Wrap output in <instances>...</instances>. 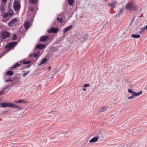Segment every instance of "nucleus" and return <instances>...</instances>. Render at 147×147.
Returning a JSON list of instances; mask_svg holds the SVG:
<instances>
[{
	"label": "nucleus",
	"instance_id": "obj_46",
	"mask_svg": "<svg viewBox=\"0 0 147 147\" xmlns=\"http://www.w3.org/2000/svg\"><path fill=\"white\" fill-rule=\"evenodd\" d=\"M39 52H38L36 54H37V55H38L39 54Z\"/></svg>",
	"mask_w": 147,
	"mask_h": 147
},
{
	"label": "nucleus",
	"instance_id": "obj_2",
	"mask_svg": "<svg viewBox=\"0 0 147 147\" xmlns=\"http://www.w3.org/2000/svg\"><path fill=\"white\" fill-rule=\"evenodd\" d=\"M17 24V19L15 18L11 20L8 23V26L10 27H14L16 26Z\"/></svg>",
	"mask_w": 147,
	"mask_h": 147
},
{
	"label": "nucleus",
	"instance_id": "obj_51",
	"mask_svg": "<svg viewBox=\"0 0 147 147\" xmlns=\"http://www.w3.org/2000/svg\"><path fill=\"white\" fill-rule=\"evenodd\" d=\"M132 132H134V131H133V130H132Z\"/></svg>",
	"mask_w": 147,
	"mask_h": 147
},
{
	"label": "nucleus",
	"instance_id": "obj_47",
	"mask_svg": "<svg viewBox=\"0 0 147 147\" xmlns=\"http://www.w3.org/2000/svg\"><path fill=\"white\" fill-rule=\"evenodd\" d=\"M145 27L146 28V30H147V25Z\"/></svg>",
	"mask_w": 147,
	"mask_h": 147
},
{
	"label": "nucleus",
	"instance_id": "obj_9",
	"mask_svg": "<svg viewBox=\"0 0 147 147\" xmlns=\"http://www.w3.org/2000/svg\"><path fill=\"white\" fill-rule=\"evenodd\" d=\"M46 46L45 44H39L37 45L36 46V49L38 48L39 49H42L45 48Z\"/></svg>",
	"mask_w": 147,
	"mask_h": 147
},
{
	"label": "nucleus",
	"instance_id": "obj_45",
	"mask_svg": "<svg viewBox=\"0 0 147 147\" xmlns=\"http://www.w3.org/2000/svg\"><path fill=\"white\" fill-rule=\"evenodd\" d=\"M134 17H133V18L132 19V20L131 21V22H132V21H134Z\"/></svg>",
	"mask_w": 147,
	"mask_h": 147
},
{
	"label": "nucleus",
	"instance_id": "obj_34",
	"mask_svg": "<svg viewBox=\"0 0 147 147\" xmlns=\"http://www.w3.org/2000/svg\"><path fill=\"white\" fill-rule=\"evenodd\" d=\"M33 55L34 57H36L38 56L37 55V54L35 53H33Z\"/></svg>",
	"mask_w": 147,
	"mask_h": 147
},
{
	"label": "nucleus",
	"instance_id": "obj_29",
	"mask_svg": "<svg viewBox=\"0 0 147 147\" xmlns=\"http://www.w3.org/2000/svg\"><path fill=\"white\" fill-rule=\"evenodd\" d=\"M23 63L24 64H27L30 63V61H24L23 62Z\"/></svg>",
	"mask_w": 147,
	"mask_h": 147
},
{
	"label": "nucleus",
	"instance_id": "obj_6",
	"mask_svg": "<svg viewBox=\"0 0 147 147\" xmlns=\"http://www.w3.org/2000/svg\"><path fill=\"white\" fill-rule=\"evenodd\" d=\"M11 104L8 102H4L2 104L1 107L3 108L11 107Z\"/></svg>",
	"mask_w": 147,
	"mask_h": 147
},
{
	"label": "nucleus",
	"instance_id": "obj_30",
	"mask_svg": "<svg viewBox=\"0 0 147 147\" xmlns=\"http://www.w3.org/2000/svg\"><path fill=\"white\" fill-rule=\"evenodd\" d=\"M29 72L28 71H26V72L24 73V74H22V76L23 77H25L28 74V73Z\"/></svg>",
	"mask_w": 147,
	"mask_h": 147
},
{
	"label": "nucleus",
	"instance_id": "obj_50",
	"mask_svg": "<svg viewBox=\"0 0 147 147\" xmlns=\"http://www.w3.org/2000/svg\"><path fill=\"white\" fill-rule=\"evenodd\" d=\"M140 131V129H138V130H136L137 131Z\"/></svg>",
	"mask_w": 147,
	"mask_h": 147
},
{
	"label": "nucleus",
	"instance_id": "obj_11",
	"mask_svg": "<svg viewBox=\"0 0 147 147\" xmlns=\"http://www.w3.org/2000/svg\"><path fill=\"white\" fill-rule=\"evenodd\" d=\"M72 27L73 26L72 25H70L65 28L64 29L63 31V33L64 34H65L66 32H67L68 31L70 30L72 28Z\"/></svg>",
	"mask_w": 147,
	"mask_h": 147
},
{
	"label": "nucleus",
	"instance_id": "obj_24",
	"mask_svg": "<svg viewBox=\"0 0 147 147\" xmlns=\"http://www.w3.org/2000/svg\"><path fill=\"white\" fill-rule=\"evenodd\" d=\"M106 109L107 108L106 107H103L100 109V112H101L104 111H106Z\"/></svg>",
	"mask_w": 147,
	"mask_h": 147
},
{
	"label": "nucleus",
	"instance_id": "obj_40",
	"mask_svg": "<svg viewBox=\"0 0 147 147\" xmlns=\"http://www.w3.org/2000/svg\"><path fill=\"white\" fill-rule=\"evenodd\" d=\"M7 0H2V1L4 3H5L6 2Z\"/></svg>",
	"mask_w": 147,
	"mask_h": 147
},
{
	"label": "nucleus",
	"instance_id": "obj_4",
	"mask_svg": "<svg viewBox=\"0 0 147 147\" xmlns=\"http://www.w3.org/2000/svg\"><path fill=\"white\" fill-rule=\"evenodd\" d=\"M17 43L16 41L12 42L7 44L5 47V48L11 49V48L14 47L17 44Z\"/></svg>",
	"mask_w": 147,
	"mask_h": 147
},
{
	"label": "nucleus",
	"instance_id": "obj_25",
	"mask_svg": "<svg viewBox=\"0 0 147 147\" xmlns=\"http://www.w3.org/2000/svg\"><path fill=\"white\" fill-rule=\"evenodd\" d=\"M29 1L32 4L35 3L37 1V0H29Z\"/></svg>",
	"mask_w": 147,
	"mask_h": 147
},
{
	"label": "nucleus",
	"instance_id": "obj_42",
	"mask_svg": "<svg viewBox=\"0 0 147 147\" xmlns=\"http://www.w3.org/2000/svg\"><path fill=\"white\" fill-rule=\"evenodd\" d=\"M54 76V75L53 74H52L51 75V78H53V77Z\"/></svg>",
	"mask_w": 147,
	"mask_h": 147
},
{
	"label": "nucleus",
	"instance_id": "obj_26",
	"mask_svg": "<svg viewBox=\"0 0 147 147\" xmlns=\"http://www.w3.org/2000/svg\"><path fill=\"white\" fill-rule=\"evenodd\" d=\"M22 102H24V103H25V101L23 100H20L17 101L16 102V103H22Z\"/></svg>",
	"mask_w": 147,
	"mask_h": 147
},
{
	"label": "nucleus",
	"instance_id": "obj_7",
	"mask_svg": "<svg viewBox=\"0 0 147 147\" xmlns=\"http://www.w3.org/2000/svg\"><path fill=\"white\" fill-rule=\"evenodd\" d=\"M5 10V3H2L0 6V11L1 13H4Z\"/></svg>",
	"mask_w": 147,
	"mask_h": 147
},
{
	"label": "nucleus",
	"instance_id": "obj_10",
	"mask_svg": "<svg viewBox=\"0 0 147 147\" xmlns=\"http://www.w3.org/2000/svg\"><path fill=\"white\" fill-rule=\"evenodd\" d=\"M49 39V37L47 36H43L40 38V40L41 41H45Z\"/></svg>",
	"mask_w": 147,
	"mask_h": 147
},
{
	"label": "nucleus",
	"instance_id": "obj_41",
	"mask_svg": "<svg viewBox=\"0 0 147 147\" xmlns=\"http://www.w3.org/2000/svg\"><path fill=\"white\" fill-rule=\"evenodd\" d=\"M33 55V54H31L30 55V57H34Z\"/></svg>",
	"mask_w": 147,
	"mask_h": 147
},
{
	"label": "nucleus",
	"instance_id": "obj_18",
	"mask_svg": "<svg viewBox=\"0 0 147 147\" xmlns=\"http://www.w3.org/2000/svg\"><path fill=\"white\" fill-rule=\"evenodd\" d=\"M47 61V59L46 58H43L42 60L40 61V63L39 65H42L44 63H45V62H46Z\"/></svg>",
	"mask_w": 147,
	"mask_h": 147
},
{
	"label": "nucleus",
	"instance_id": "obj_17",
	"mask_svg": "<svg viewBox=\"0 0 147 147\" xmlns=\"http://www.w3.org/2000/svg\"><path fill=\"white\" fill-rule=\"evenodd\" d=\"M13 73L12 71H9L6 72L5 74V75L6 76H7V75L11 76L13 75Z\"/></svg>",
	"mask_w": 147,
	"mask_h": 147
},
{
	"label": "nucleus",
	"instance_id": "obj_43",
	"mask_svg": "<svg viewBox=\"0 0 147 147\" xmlns=\"http://www.w3.org/2000/svg\"><path fill=\"white\" fill-rule=\"evenodd\" d=\"M122 11L123 10L122 9L120 10V13H121L122 12Z\"/></svg>",
	"mask_w": 147,
	"mask_h": 147
},
{
	"label": "nucleus",
	"instance_id": "obj_52",
	"mask_svg": "<svg viewBox=\"0 0 147 147\" xmlns=\"http://www.w3.org/2000/svg\"><path fill=\"white\" fill-rule=\"evenodd\" d=\"M108 23V22H106V24H107Z\"/></svg>",
	"mask_w": 147,
	"mask_h": 147
},
{
	"label": "nucleus",
	"instance_id": "obj_1",
	"mask_svg": "<svg viewBox=\"0 0 147 147\" xmlns=\"http://www.w3.org/2000/svg\"><path fill=\"white\" fill-rule=\"evenodd\" d=\"M136 7L137 5L134 1L129 2L126 6V9L130 10H136Z\"/></svg>",
	"mask_w": 147,
	"mask_h": 147
},
{
	"label": "nucleus",
	"instance_id": "obj_22",
	"mask_svg": "<svg viewBox=\"0 0 147 147\" xmlns=\"http://www.w3.org/2000/svg\"><path fill=\"white\" fill-rule=\"evenodd\" d=\"M115 2H113L111 3H109V5L110 7H115Z\"/></svg>",
	"mask_w": 147,
	"mask_h": 147
},
{
	"label": "nucleus",
	"instance_id": "obj_5",
	"mask_svg": "<svg viewBox=\"0 0 147 147\" xmlns=\"http://www.w3.org/2000/svg\"><path fill=\"white\" fill-rule=\"evenodd\" d=\"M13 7L14 10H19L20 7V5L19 2L15 1L13 4Z\"/></svg>",
	"mask_w": 147,
	"mask_h": 147
},
{
	"label": "nucleus",
	"instance_id": "obj_27",
	"mask_svg": "<svg viewBox=\"0 0 147 147\" xmlns=\"http://www.w3.org/2000/svg\"><path fill=\"white\" fill-rule=\"evenodd\" d=\"M128 91L129 93H131L132 95L133 94V93L134 92L133 91V90L130 89H128Z\"/></svg>",
	"mask_w": 147,
	"mask_h": 147
},
{
	"label": "nucleus",
	"instance_id": "obj_32",
	"mask_svg": "<svg viewBox=\"0 0 147 147\" xmlns=\"http://www.w3.org/2000/svg\"><path fill=\"white\" fill-rule=\"evenodd\" d=\"M6 53V52H5V51H3V52H2L1 53V57H2L3 56L4 54Z\"/></svg>",
	"mask_w": 147,
	"mask_h": 147
},
{
	"label": "nucleus",
	"instance_id": "obj_48",
	"mask_svg": "<svg viewBox=\"0 0 147 147\" xmlns=\"http://www.w3.org/2000/svg\"><path fill=\"white\" fill-rule=\"evenodd\" d=\"M86 90V88H83V90H84V91Z\"/></svg>",
	"mask_w": 147,
	"mask_h": 147
},
{
	"label": "nucleus",
	"instance_id": "obj_28",
	"mask_svg": "<svg viewBox=\"0 0 147 147\" xmlns=\"http://www.w3.org/2000/svg\"><path fill=\"white\" fill-rule=\"evenodd\" d=\"M12 39L13 40H16V35L15 34H14L12 37Z\"/></svg>",
	"mask_w": 147,
	"mask_h": 147
},
{
	"label": "nucleus",
	"instance_id": "obj_8",
	"mask_svg": "<svg viewBox=\"0 0 147 147\" xmlns=\"http://www.w3.org/2000/svg\"><path fill=\"white\" fill-rule=\"evenodd\" d=\"M30 25V23L29 22H26L24 24V26L26 30H28Z\"/></svg>",
	"mask_w": 147,
	"mask_h": 147
},
{
	"label": "nucleus",
	"instance_id": "obj_12",
	"mask_svg": "<svg viewBox=\"0 0 147 147\" xmlns=\"http://www.w3.org/2000/svg\"><path fill=\"white\" fill-rule=\"evenodd\" d=\"M58 31V29L57 28H52L50 29L48 32L49 33H57Z\"/></svg>",
	"mask_w": 147,
	"mask_h": 147
},
{
	"label": "nucleus",
	"instance_id": "obj_14",
	"mask_svg": "<svg viewBox=\"0 0 147 147\" xmlns=\"http://www.w3.org/2000/svg\"><path fill=\"white\" fill-rule=\"evenodd\" d=\"M4 16L3 17L5 18H6L7 17L10 16L13 14L12 13L7 12V13H4Z\"/></svg>",
	"mask_w": 147,
	"mask_h": 147
},
{
	"label": "nucleus",
	"instance_id": "obj_36",
	"mask_svg": "<svg viewBox=\"0 0 147 147\" xmlns=\"http://www.w3.org/2000/svg\"><path fill=\"white\" fill-rule=\"evenodd\" d=\"M134 96L132 95V96H128V98L129 99H131L132 98L134 97Z\"/></svg>",
	"mask_w": 147,
	"mask_h": 147
},
{
	"label": "nucleus",
	"instance_id": "obj_31",
	"mask_svg": "<svg viewBox=\"0 0 147 147\" xmlns=\"http://www.w3.org/2000/svg\"><path fill=\"white\" fill-rule=\"evenodd\" d=\"M89 85H90V84H85L84 85V87H88L89 86Z\"/></svg>",
	"mask_w": 147,
	"mask_h": 147
},
{
	"label": "nucleus",
	"instance_id": "obj_15",
	"mask_svg": "<svg viewBox=\"0 0 147 147\" xmlns=\"http://www.w3.org/2000/svg\"><path fill=\"white\" fill-rule=\"evenodd\" d=\"M142 93V91L137 92H134L133 93V95L135 96H137L141 94Z\"/></svg>",
	"mask_w": 147,
	"mask_h": 147
},
{
	"label": "nucleus",
	"instance_id": "obj_19",
	"mask_svg": "<svg viewBox=\"0 0 147 147\" xmlns=\"http://www.w3.org/2000/svg\"><path fill=\"white\" fill-rule=\"evenodd\" d=\"M140 35L139 34H133L131 36L132 37L135 38H138L140 37Z\"/></svg>",
	"mask_w": 147,
	"mask_h": 147
},
{
	"label": "nucleus",
	"instance_id": "obj_16",
	"mask_svg": "<svg viewBox=\"0 0 147 147\" xmlns=\"http://www.w3.org/2000/svg\"><path fill=\"white\" fill-rule=\"evenodd\" d=\"M11 107H14L17 109H22V107H19L18 106L16 105H15V104H13L11 103Z\"/></svg>",
	"mask_w": 147,
	"mask_h": 147
},
{
	"label": "nucleus",
	"instance_id": "obj_13",
	"mask_svg": "<svg viewBox=\"0 0 147 147\" xmlns=\"http://www.w3.org/2000/svg\"><path fill=\"white\" fill-rule=\"evenodd\" d=\"M98 139V136H96L95 137L92 139H91L89 141V142L90 143H94L96 142Z\"/></svg>",
	"mask_w": 147,
	"mask_h": 147
},
{
	"label": "nucleus",
	"instance_id": "obj_37",
	"mask_svg": "<svg viewBox=\"0 0 147 147\" xmlns=\"http://www.w3.org/2000/svg\"><path fill=\"white\" fill-rule=\"evenodd\" d=\"M133 145V144L131 143H129V144H128L127 145V146L128 147H130L131 146H132Z\"/></svg>",
	"mask_w": 147,
	"mask_h": 147
},
{
	"label": "nucleus",
	"instance_id": "obj_44",
	"mask_svg": "<svg viewBox=\"0 0 147 147\" xmlns=\"http://www.w3.org/2000/svg\"><path fill=\"white\" fill-rule=\"evenodd\" d=\"M3 92L2 91H0V95H1V94Z\"/></svg>",
	"mask_w": 147,
	"mask_h": 147
},
{
	"label": "nucleus",
	"instance_id": "obj_21",
	"mask_svg": "<svg viewBox=\"0 0 147 147\" xmlns=\"http://www.w3.org/2000/svg\"><path fill=\"white\" fill-rule=\"evenodd\" d=\"M20 64L18 63H17L15 64L14 65H13L12 67L11 68H15L17 67H18L20 66Z\"/></svg>",
	"mask_w": 147,
	"mask_h": 147
},
{
	"label": "nucleus",
	"instance_id": "obj_49",
	"mask_svg": "<svg viewBox=\"0 0 147 147\" xmlns=\"http://www.w3.org/2000/svg\"><path fill=\"white\" fill-rule=\"evenodd\" d=\"M123 128L127 127L126 126L125 127L124 125L123 126Z\"/></svg>",
	"mask_w": 147,
	"mask_h": 147
},
{
	"label": "nucleus",
	"instance_id": "obj_33",
	"mask_svg": "<svg viewBox=\"0 0 147 147\" xmlns=\"http://www.w3.org/2000/svg\"><path fill=\"white\" fill-rule=\"evenodd\" d=\"M57 21H58V22H62V21H61L62 20V18H61L60 19L59 18H57Z\"/></svg>",
	"mask_w": 147,
	"mask_h": 147
},
{
	"label": "nucleus",
	"instance_id": "obj_38",
	"mask_svg": "<svg viewBox=\"0 0 147 147\" xmlns=\"http://www.w3.org/2000/svg\"><path fill=\"white\" fill-rule=\"evenodd\" d=\"M33 9L32 7H30V10L31 12L33 11Z\"/></svg>",
	"mask_w": 147,
	"mask_h": 147
},
{
	"label": "nucleus",
	"instance_id": "obj_23",
	"mask_svg": "<svg viewBox=\"0 0 147 147\" xmlns=\"http://www.w3.org/2000/svg\"><path fill=\"white\" fill-rule=\"evenodd\" d=\"M74 2L73 0H68V3L69 5H72Z\"/></svg>",
	"mask_w": 147,
	"mask_h": 147
},
{
	"label": "nucleus",
	"instance_id": "obj_3",
	"mask_svg": "<svg viewBox=\"0 0 147 147\" xmlns=\"http://www.w3.org/2000/svg\"><path fill=\"white\" fill-rule=\"evenodd\" d=\"M1 35V37L3 39L8 38L10 35V34L7 31H2Z\"/></svg>",
	"mask_w": 147,
	"mask_h": 147
},
{
	"label": "nucleus",
	"instance_id": "obj_39",
	"mask_svg": "<svg viewBox=\"0 0 147 147\" xmlns=\"http://www.w3.org/2000/svg\"><path fill=\"white\" fill-rule=\"evenodd\" d=\"M51 67H48L47 68V69L48 70H50V69H51Z\"/></svg>",
	"mask_w": 147,
	"mask_h": 147
},
{
	"label": "nucleus",
	"instance_id": "obj_35",
	"mask_svg": "<svg viewBox=\"0 0 147 147\" xmlns=\"http://www.w3.org/2000/svg\"><path fill=\"white\" fill-rule=\"evenodd\" d=\"M13 80L12 79H9V80H6L5 81L7 82H9V81H13Z\"/></svg>",
	"mask_w": 147,
	"mask_h": 147
},
{
	"label": "nucleus",
	"instance_id": "obj_20",
	"mask_svg": "<svg viewBox=\"0 0 147 147\" xmlns=\"http://www.w3.org/2000/svg\"><path fill=\"white\" fill-rule=\"evenodd\" d=\"M146 30V29L145 27L142 28H141V31L140 32V33L141 34L143 33Z\"/></svg>",
	"mask_w": 147,
	"mask_h": 147
}]
</instances>
